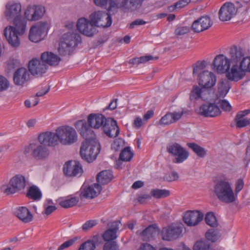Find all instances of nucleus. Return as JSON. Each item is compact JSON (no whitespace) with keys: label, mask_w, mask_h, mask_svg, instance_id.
<instances>
[{"label":"nucleus","mask_w":250,"mask_h":250,"mask_svg":"<svg viewBox=\"0 0 250 250\" xmlns=\"http://www.w3.org/2000/svg\"><path fill=\"white\" fill-rule=\"evenodd\" d=\"M74 126L84 138L80 148L81 157L85 161L91 163L96 159L100 152V144L96 140L93 131L87 125L85 120L78 121L75 123Z\"/></svg>","instance_id":"1"},{"label":"nucleus","mask_w":250,"mask_h":250,"mask_svg":"<svg viewBox=\"0 0 250 250\" xmlns=\"http://www.w3.org/2000/svg\"><path fill=\"white\" fill-rule=\"evenodd\" d=\"M27 21L21 18L13 20L12 25L6 26L3 34L8 42L13 47H17L20 44L19 36H21L26 31Z\"/></svg>","instance_id":"2"},{"label":"nucleus","mask_w":250,"mask_h":250,"mask_svg":"<svg viewBox=\"0 0 250 250\" xmlns=\"http://www.w3.org/2000/svg\"><path fill=\"white\" fill-rule=\"evenodd\" d=\"M233 49L231 48L229 54L231 58L233 57ZM232 58L229 59L223 54L216 56L211 65L212 69L217 74H226L227 78L230 81L234 80V65L230 68Z\"/></svg>","instance_id":"3"},{"label":"nucleus","mask_w":250,"mask_h":250,"mask_svg":"<svg viewBox=\"0 0 250 250\" xmlns=\"http://www.w3.org/2000/svg\"><path fill=\"white\" fill-rule=\"evenodd\" d=\"M213 191L217 199L227 204L234 201V193L231 183L226 180H220L216 182Z\"/></svg>","instance_id":"4"},{"label":"nucleus","mask_w":250,"mask_h":250,"mask_svg":"<svg viewBox=\"0 0 250 250\" xmlns=\"http://www.w3.org/2000/svg\"><path fill=\"white\" fill-rule=\"evenodd\" d=\"M119 221H114L108 224L109 229L102 235L103 239L106 242L103 246V250H117L119 246L116 241H113L117 237V232L119 229Z\"/></svg>","instance_id":"5"},{"label":"nucleus","mask_w":250,"mask_h":250,"mask_svg":"<svg viewBox=\"0 0 250 250\" xmlns=\"http://www.w3.org/2000/svg\"><path fill=\"white\" fill-rule=\"evenodd\" d=\"M80 41V36L76 33L68 32L64 34L58 48L59 53L62 56L69 55L72 47L77 45Z\"/></svg>","instance_id":"6"},{"label":"nucleus","mask_w":250,"mask_h":250,"mask_svg":"<svg viewBox=\"0 0 250 250\" xmlns=\"http://www.w3.org/2000/svg\"><path fill=\"white\" fill-rule=\"evenodd\" d=\"M58 140L63 145H70L77 141L78 135L74 128L68 125L58 127Z\"/></svg>","instance_id":"7"},{"label":"nucleus","mask_w":250,"mask_h":250,"mask_svg":"<svg viewBox=\"0 0 250 250\" xmlns=\"http://www.w3.org/2000/svg\"><path fill=\"white\" fill-rule=\"evenodd\" d=\"M31 153V155L36 160H44L47 159L49 155L48 148L42 144L35 143L30 144L24 151L25 154Z\"/></svg>","instance_id":"8"},{"label":"nucleus","mask_w":250,"mask_h":250,"mask_svg":"<svg viewBox=\"0 0 250 250\" xmlns=\"http://www.w3.org/2000/svg\"><path fill=\"white\" fill-rule=\"evenodd\" d=\"M184 226L182 223H174L163 228L162 231V238L164 240L171 241L182 236Z\"/></svg>","instance_id":"9"},{"label":"nucleus","mask_w":250,"mask_h":250,"mask_svg":"<svg viewBox=\"0 0 250 250\" xmlns=\"http://www.w3.org/2000/svg\"><path fill=\"white\" fill-rule=\"evenodd\" d=\"M167 152L175 156L173 160L174 163H181L188 157V152L179 144L174 143L168 145L167 147Z\"/></svg>","instance_id":"10"},{"label":"nucleus","mask_w":250,"mask_h":250,"mask_svg":"<svg viewBox=\"0 0 250 250\" xmlns=\"http://www.w3.org/2000/svg\"><path fill=\"white\" fill-rule=\"evenodd\" d=\"M48 25L46 21H40L33 25L29 31V39L32 42H37L42 39V35L46 33Z\"/></svg>","instance_id":"11"},{"label":"nucleus","mask_w":250,"mask_h":250,"mask_svg":"<svg viewBox=\"0 0 250 250\" xmlns=\"http://www.w3.org/2000/svg\"><path fill=\"white\" fill-rule=\"evenodd\" d=\"M45 13V7L41 5H29L24 11V17L29 21L41 19Z\"/></svg>","instance_id":"12"},{"label":"nucleus","mask_w":250,"mask_h":250,"mask_svg":"<svg viewBox=\"0 0 250 250\" xmlns=\"http://www.w3.org/2000/svg\"><path fill=\"white\" fill-rule=\"evenodd\" d=\"M90 19L96 27H107L112 23L111 16L105 12H94L90 15Z\"/></svg>","instance_id":"13"},{"label":"nucleus","mask_w":250,"mask_h":250,"mask_svg":"<svg viewBox=\"0 0 250 250\" xmlns=\"http://www.w3.org/2000/svg\"><path fill=\"white\" fill-rule=\"evenodd\" d=\"M77 27L80 33L88 37H92L97 32L95 24L84 18L79 19Z\"/></svg>","instance_id":"14"},{"label":"nucleus","mask_w":250,"mask_h":250,"mask_svg":"<svg viewBox=\"0 0 250 250\" xmlns=\"http://www.w3.org/2000/svg\"><path fill=\"white\" fill-rule=\"evenodd\" d=\"M198 114L205 117H214L221 114V110L215 103H207L201 105Z\"/></svg>","instance_id":"15"},{"label":"nucleus","mask_w":250,"mask_h":250,"mask_svg":"<svg viewBox=\"0 0 250 250\" xmlns=\"http://www.w3.org/2000/svg\"><path fill=\"white\" fill-rule=\"evenodd\" d=\"M216 82V78L213 72L208 70H204L199 72L198 83L203 88H211L215 85Z\"/></svg>","instance_id":"16"},{"label":"nucleus","mask_w":250,"mask_h":250,"mask_svg":"<svg viewBox=\"0 0 250 250\" xmlns=\"http://www.w3.org/2000/svg\"><path fill=\"white\" fill-rule=\"evenodd\" d=\"M28 69L32 75L40 77L46 72L48 66L41 60L33 59L28 63Z\"/></svg>","instance_id":"17"},{"label":"nucleus","mask_w":250,"mask_h":250,"mask_svg":"<svg viewBox=\"0 0 250 250\" xmlns=\"http://www.w3.org/2000/svg\"><path fill=\"white\" fill-rule=\"evenodd\" d=\"M204 214L198 210H188L183 216L184 223L189 227L197 225L203 219Z\"/></svg>","instance_id":"18"},{"label":"nucleus","mask_w":250,"mask_h":250,"mask_svg":"<svg viewBox=\"0 0 250 250\" xmlns=\"http://www.w3.org/2000/svg\"><path fill=\"white\" fill-rule=\"evenodd\" d=\"M101 190L102 187L96 183L88 186H83L81 188L80 198H94L100 194Z\"/></svg>","instance_id":"19"},{"label":"nucleus","mask_w":250,"mask_h":250,"mask_svg":"<svg viewBox=\"0 0 250 250\" xmlns=\"http://www.w3.org/2000/svg\"><path fill=\"white\" fill-rule=\"evenodd\" d=\"M38 140L41 144L44 146H53L58 143V137L57 129L55 132L46 131L42 132L38 136Z\"/></svg>","instance_id":"20"},{"label":"nucleus","mask_w":250,"mask_h":250,"mask_svg":"<svg viewBox=\"0 0 250 250\" xmlns=\"http://www.w3.org/2000/svg\"><path fill=\"white\" fill-rule=\"evenodd\" d=\"M105 134L109 138H114L118 136L120 129L117 122L111 118H107L102 128Z\"/></svg>","instance_id":"21"},{"label":"nucleus","mask_w":250,"mask_h":250,"mask_svg":"<svg viewBox=\"0 0 250 250\" xmlns=\"http://www.w3.org/2000/svg\"><path fill=\"white\" fill-rule=\"evenodd\" d=\"M234 5L229 2H225L221 7L218 12L219 19L222 21H226L231 19L234 15Z\"/></svg>","instance_id":"22"},{"label":"nucleus","mask_w":250,"mask_h":250,"mask_svg":"<svg viewBox=\"0 0 250 250\" xmlns=\"http://www.w3.org/2000/svg\"><path fill=\"white\" fill-rule=\"evenodd\" d=\"M21 7L20 3H7L6 5V9L4 12L6 19L7 21H11L21 18Z\"/></svg>","instance_id":"23"},{"label":"nucleus","mask_w":250,"mask_h":250,"mask_svg":"<svg viewBox=\"0 0 250 250\" xmlns=\"http://www.w3.org/2000/svg\"><path fill=\"white\" fill-rule=\"evenodd\" d=\"M64 174L69 177H74L83 172L81 166L76 161H69L66 162L63 168Z\"/></svg>","instance_id":"24"},{"label":"nucleus","mask_w":250,"mask_h":250,"mask_svg":"<svg viewBox=\"0 0 250 250\" xmlns=\"http://www.w3.org/2000/svg\"><path fill=\"white\" fill-rule=\"evenodd\" d=\"M103 244L101 237L99 234L93 236L91 239L82 243L78 250H95Z\"/></svg>","instance_id":"25"},{"label":"nucleus","mask_w":250,"mask_h":250,"mask_svg":"<svg viewBox=\"0 0 250 250\" xmlns=\"http://www.w3.org/2000/svg\"><path fill=\"white\" fill-rule=\"evenodd\" d=\"M209 92L205 88H200L199 86L195 85H193L190 91L189 98L191 101H196L201 99L203 101H206L209 98Z\"/></svg>","instance_id":"26"},{"label":"nucleus","mask_w":250,"mask_h":250,"mask_svg":"<svg viewBox=\"0 0 250 250\" xmlns=\"http://www.w3.org/2000/svg\"><path fill=\"white\" fill-rule=\"evenodd\" d=\"M107 120L104 116L102 114H90L87 118V122L88 123L87 125L91 129V128L95 129H99L100 127L103 128L104 122Z\"/></svg>","instance_id":"27"},{"label":"nucleus","mask_w":250,"mask_h":250,"mask_svg":"<svg viewBox=\"0 0 250 250\" xmlns=\"http://www.w3.org/2000/svg\"><path fill=\"white\" fill-rule=\"evenodd\" d=\"M29 80V72L23 67L18 69L14 73L13 81L16 85L23 86Z\"/></svg>","instance_id":"28"},{"label":"nucleus","mask_w":250,"mask_h":250,"mask_svg":"<svg viewBox=\"0 0 250 250\" xmlns=\"http://www.w3.org/2000/svg\"><path fill=\"white\" fill-rule=\"evenodd\" d=\"M159 233V229L155 225H150L142 231H137L136 233L143 241L152 240Z\"/></svg>","instance_id":"29"},{"label":"nucleus","mask_w":250,"mask_h":250,"mask_svg":"<svg viewBox=\"0 0 250 250\" xmlns=\"http://www.w3.org/2000/svg\"><path fill=\"white\" fill-rule=\"evenodd\" d=\"M247 72H250V57L243 58L239 70L235 68V82L241 79Z\"/></svg>","instance_id":"30"},{"label":"nucleus","mask_w":250,"mask_h":250,"mask_svg":"<svg viewBox=\"0 0 250 250\" xmlns=\"http://www.w3.org/2000/svg\"><path fill=\"white\" fill-rule=\"evenodd\" d=\"M41 60L43 63L50 66H55L58 65L61 59L57 55L51 52L46 51L41 56Z\"/></svg>","instance_id":"31"},{"label":"nucleus","mask_w":250,"mask_h":250,"mask_svg":"<svg viewBox=\"0 0 250 250\" xmlns=\"http://www.w3.org/2000/svg\"><path fill=\"white\" fill-rule=\"evenodd\" d=\"M16 215L20 220L25 223L32 221L33 218L28 209L24 207H21L17 208Z\"/></svg>","instance_id":"32"},{"label":"nucleus","mask_w":250,"mask_h":250,"mask_svg":"<svg viewBox=\"0 0 250 250\" xmlns=\"http://www.w3.org/2000/svg\"><path fill=\"white\" fill-rule=\"evenodd\" d=\"M246 168L242 166V169L238 168L237 169V177H238L239 174L240 177H238L235 182V196L244 187V182L243 179L246 176Z\"/></svg>","instance_id":"33"},{"label":"nucleus","mask_w":250,"mask_h":250,"mask_svg":"<svg viewBox=\"0 0 250 250\" xmlns=\"http://www.w3.org/2000/svg\"><path fill=\"white\" fill-rule=\"evenodd\" d=\"M113 175L110 170H103L99 172L97 176V183L100 185H105L108 183L112 179Z\"/></svg>","instance_id":"34"},{"label":"nucleus","mask_w":250,"mask_h":250,"mask_svg":"<svg viewBox=\"0 0 250 250\" xmlns=\"http://www.w3.org/2000/svg\"><path fill=\"white\" fill-rule=\"evenodd\" d=\"M235 15L239 19L237 21H241L244 19L247 11V4L245 2H235Z\"/></svg>","instance_id":"35"},{"label":"nucleus","mask_w":250,"mask_h":250,"mask_svg":"<svg viewBox=\"0 0 250 250\" xmlns=\"http://www.w3.org/2000/svg\"><path fill=\"white\" fill-rule=\"evenodd\" d=\"M10 181L12 186L14 187L18 191L25 188V179L24 177L21 175L15 176L10 179Z\"/></svg>","instance_id":"36"},{"label":"nucleus","mask_w":250,"mask_h":250,"mask_svg":"<svg viewBox=\"0 0 250 250\" xmlns=\"http://www.w3.org/2000/svg\"><path fill=\"white\" fill-rule=\"evenodd\" d=\"M26 196L34 201H39L42 198V194L37 186H32L29 188Z\"/></svg>","instance_id":"37"},{"label":"nucleus","mask_w":250,"mask_h":250,"mask_svg":"<svg viewBox=\"0 0 250 250\" xmlns=\"http://www.w3.org/2000/svg\"><path fill=\"white\" fill-rule=\"evenodd\" d=\"M79 198L76 197H71L62 200H60L59 204L62 208H67L75 206L79 202Z\"/></svg>","instance_id":"38"},{"label":"nucleus","mask_w":250,"mask_h":250,"mask_svg":"<svg viewBox=\"0 0 250 250\" xmlns=\"http://www.w3.org/2000/svg\"><path fill=\"white\" fill-rule=\"evenodd\" d=\"M158 57H153L152 55H147L142 56L139 58H134L132 59H130L128 62L129 63L133 65H138L139 64L144 63L151 60H156L158 59Z\"/></svg>","instance_id":"39"},{"label":"nucleus","mask_w":250,"mask_h":250,"mask_svg":"<svg viewBox=\"0 0 250 250\" xmlns=\"http://www.w3.org/2000/svg\"><path fill=\"white\" fill-rule=\"evenodd\" d=\"M188 146L199 157L203 158L206 154V151L204 148L194 143H188Z\"/></svg>","instance_id":"40"},{"label":"nucleus","mask_w":250,"mask_h":250,"mask_svg":"<svg viewBox=\"0 0 250 250\" xmlns=\"http://www.w3.org/2000/svg\"><path fill=\"white\" fill-rule=\"evenodd\" d=\"M200 26H198L196 28L198 30H202V31L208 29L212 25V22L209 17L208 16H204L199 18Z\"/></svg>","instance_id":"41"},{"label":"nucleus","mask_w":250,"mask_h":250,"mask_svg":"<svg viewBox=\"0 0 250 250\" xmlns=\"http://www.w3.org/2000/svg\"><path fill=\"white\" fill-rule=\"evenodd\" d=\"M229 86L224 82H219L218 83V93L217 99L224 98L228 92Z\"/></svg>","instance_id":"42"},{"label":"nucleus","mask_w":250,"mask_h":250,"mask_svg":"<svg viewBox=\"0 0 250 250\" xmlns=\"http://www.w3.org/2000/svg\"><path fill=\"white\" fill-rule=\"evenodd\" d=\"M151 195L155 198H164L170 195V191L167 189H153L151 190Z\"/></svg>","instance_id":"43"},{"label":"nucleus","mask_w":250,"mask_h":250,"mask_svg":"<svg viewBox=\"0 0 250 250\" xmlns=\"http://www.w3.org/2000/svg\"><path fill=\"white\" fill-rule=\"evenodd\" d=\"M133 156V153L131 152L130 147H126L120 153L119 158L122 161H129Z\"/></svg>","instance_id":"44"},{"label":"nucleus","mask_w":250,"mask_h":250,"mask_svg":"<svg viewBox=\"0 0 250 250\" xmlns=\"http://www.w3.org/2000/svg\"><path fill=\"white\" fill-rule=\"evenodd\" d=\"M210 243L208 241H197L193 246V250H208L209 248Z\"/></svg>","instance_id":"45"},{"label":"nucleus","mask_w":250,"mask_h":250,"mask_svg":"<svg viewBox=\"0 0 250 250\" xmlns=\"http://www.w3.org/2000/svg\"><path fill=\"white\" fill-rule=\"evenodd\" d=\"M205 221L207 225L211 227H216L218 226V222L216 217L212 212H208L206 215Z\"/></svg>","instance_id":"46"},{"label":"nucleus","mask_w":250,"mask_h":250,"mask_svg":"<svg viewBox=\"0 0 250 250\" xmlns=\"http://www.w3.org/2000/svg\"><path fill=\"white\" fill-rule=\"evenodd\" d=\"M220 233L216 229H210L206 233V237L212 242L216 241L220 237Z\"/></svg>","instance_id":"47"},{"label":"nucleus","mask_w":250,"mask_h":250,"mask_svg":"<svg viewBox=\"0 0 250 250\" xmlns=\"http://www.w3.org/2000/svg\"><path fill=\"white\" fill-rule=\"evenodd\" d=\"M0 189L1 191L6 195L14 194L18 192L15 187L12 186L10 181L8 184L2 185Z\"/></svg>","instance_id":"48"},{"label":"nucleus","mask_w":250,"mask_h":250,"mask_svg":"<svg viewBox=\"0 0 250 250\" xmlns=\"http://www.w3.org/2000/svg\"><path fill=\"white\" fill-rule=\"evenodd\" d=\"M215 102L216 104H219L224 111H229L231 109V105L226 100H222L221 99H216Z\"/></svg>","instance_id":"49"},{"label":"nucleus","mask_w":250,"mask_h":250,"mask_svg":"<svg viewBox=\"0 0 250 250\" xmlns=\"http://www.w3.org/2000/svg\"><path fill=\"white\" fill-rule=\"evenodd\" d=\"M172 116L171 113H167L166 115L163 116L159 121V124L161 125H168L173 123Z\"/></svg>","instance_id":"50"},{"label":"nucleus","mask_w":250,"mask_h":250,"mask_svg":"<svg viewBox=\"0 0 250 250\" xmlns=\"http://www.w3.org/2000/svg\"><path fill=\"white\" fill-rule=\"evenodd\" d=\"M97 224V222L96 220H90L87 221L83 225L82 227V230L86 232L95 226Z\"/></svg>","instance_id":"51"},{"label":"nucleus","mask_w":250,"mask_h":250,"mask_svg":"<svg viewBox=\"0 0 250 250\" xmlns=\"http://www.w3.org/2000/svg\"><path fill=\"white\" fill-rule=\"evenodd\" d=\"M78 239L77 237H75L72 239L64 242L60 246L57 250H62L68 248L69 247L74 244L76 241Z\"/></svg>","instance_id":"52"},{"label":"nucleus","mask_w":250,"mask_h":250,"mask_svg":"<svg viewBox=\"0 0 250 250\" xmlns=\"http://www.w3.org/2000/svg\"><path fill=\"white\" fill-rule=\"evenodd\" d=\"M119 8H121L125 12L133 10H132V5L130 2V0H123L122 3H121V5H120Z\"/></svg>","instance_id":"53"},{"label":"nucleus","mask_w":250,"mask_h":250,"mask_svg":"<svg viewBox=\"0 0 250 250\" xmlns=\"http://www.w3.org/2000/svg\"><path fill=\"white\" fill-rule=\"evenodd\" d=\"M122 0H110L108 10L111 11L113 9L119 8L120 5H121L122 3Z\"/></svg>","instance_id":"54"},{"label":"nucleus","mask_w":250,"mask_h":250,"mask_svg":"<svg viewBox=\"0 0 250 250\" xmlns=\"http://www.w3.org/2000/svg\"><path fill=\"white\" fill-rule=\"evenodd\" d=\"M9 87L7 80L3 76H0V91L6 90Z\"/></svg>","instance_id":"55"},{"label":"nucleus","mask_w":250,"mask_h":250,"mask_svg":"<svg viewBox=\"0 0 250 250\" xmlns=\"http://www.w3.org/2000/svg\"><path fill=\"white\" fill-rule=\"evenodd\" d=\"M250 161V140L249 145L246 149V158L243 160V166L244 167H247Z\"/></svg>","instance_id":"56"},{"label":"nucleus","mask_w":250,"mask_h":250,"mask_svg":"<svg viewBox=\"0 0 250 250\" xmlns=\"http://www.w3.org/2000/svg\"><path fill=\"white\" fill-rule=\"evenodd\" d=\"M189 31L188 27L187 26L179 27L175 30V34L177 36L184 35L188 33Z\"/></svg>","instance_id":"57"},{"label":"nucleus","mask_w":250,"mask_h":250,"mask_svg":"<svg viewBox=\"0 0 250 250\" xmlns=\"http://www.w3.org/2000/svg\"><path fill=\"white\" fill-rule=\"evenodd\" d=\"M250 125V119L244 118L237 121L236 125L238 128H241Z\"/></svg>","instance_id":"58"},{"label":"nucleus","mask_w":250,"mask_h":250,"mask_svg":"<svg viewBox=\"0 0 250 250\" xmlns=\"http://www.w3.org/2000/svg\"><path fill=\"white\" fill-rule=\"evenodd\" d=\"M171 115L172 116V119L173 120V122H176L178 121L182 117V115L184 114V112H176L174 111L173 112H170Z\"/></svg>","instance_id":"59"},{"label":"nucleus","mask_w":250,"mask_h":250,"mask_svg":"<svg viewBox=\"0 0 250 250\" xmlns=\"http://www.w3.org/2000/svg\"><path fill=\"white\" fill-rule=\"evenodd\" d=\"M144 124L142 119L139 117H136L133 123V126L136 129L140 128Z\"/></svg>","instance_id":"60"},{"label":"nucleus","mask_w":250,"mask_h":250,"mask_svg":"<svg viewBox=\"0 0 250 250\" xmlns=\"http://www.w3.org/2000/svg\"><path fill=\"white\" fill-rule=\"evenodd\" d=\"M244 51L241 48H236L235 47V62L240 60L241 58H244Z\"/></svg>","instance_id":"61"},{"label":"nucleus","mask_w":250,"mask_h":250,"mask_svg":"<svg viewBox=\"0 0 250 250\" xmlns=\"http://www.w3.org/2000/svg\"><path fill=\"white\" fill-rule=\"evenodd\" d=\"M44 214H46L47 216L51 214L53 211H54L57 209V208L54 206H46L45 205H44Z\"/></svg>","instance_id":"62"},{"label":"nucleus","mask_w":250,"mask_h":250,"mask_svg":"<svg viewBox=\"0 0 250 250\" xmlns=\"http://www.w3.org/2000/svg\"><path fill=\"white\" fill-rule=\"evenodd\" d=\"M206 62L205 61H203L199 63V64L196 65L195 67L193 68V74H194L198 73L199 71H201L202 69L206 67Z\"/></svg>","instance_id":"63"},{"label":"nucleus","mask_w":250,"mask_h":250,"mask_svg":"<svg viewBox=\"0 0 250 250\" xmlns=\"http://www.w3.org/2000/svg\"><path fill=\"white\" fill-rule=\"evenodd\" d=\"M144 0H130L132 5V10H135L139 7Z\"/></svg>","instance_id":"64"}]
</instances>
